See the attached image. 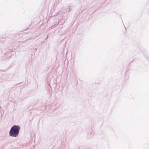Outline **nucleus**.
Segmentation results:
<instances>
[{
    "label": "nucleus",
    "instance_id": "nucleus-4",
    "mask_svg": "<svg viewBox=\"0 0 149 149\" xmlns=\"http://www.w3.org/2000/svg\"><path fill=\"white\" fill-rule=\"evenodd\" d=\"M26 40H25L24 41H22V42L24 43L26 41Z\"/></svg>",
    "mask_w": 149,
    "mask_h": 149
},
{
    "label": "nucleus",
    "instance_id": "nucleus-2",
    "mask_svg": "<svg viewBox=\"0 0 149 149\" xmlns=\"http://www.w3.org/2000/svg\"><path fill=\"white\" fill-rule=\"evenodd\" d=\"M13 52V51H10L9 52H7V53H6L5 54V55H6V56L8 54H9V55H10L11 53V52Z\"/></svg>",
    "mask_w": 149,
    "mask_h": 149
},
{
    "label": "nucleus",
    "instance_id": "nucleus-3",
    "mask_svg": "<svg viewBox=\"0 0 149 149\" xmlns=\"http://www.w3.org/2000/svg\"><path fill=\"white\" fill-rule=\"evenodd\" d=\"M69 11H70L71 10H72V9H71L70 8V7H69Z\"/></svg>",
    "mask_w": 149,
    "mask_h": 149
},
{
    "label": "nucleus",
    "instance_id": "nucleus-1",
    "mask_svg": "<svg viewBox=\"0 0 149 149\" xmlns=\"http://www.w3.org/2000/svg\"><path fill=\"white\" fill-rule=\"evenodd\" d=\"M20 127L19 125H14L12 126L9 132V135L13 137H16L18 135Z\"/></svg>",
    "mask_w": 149,
    "mask_h": 149
}]
</instances>
